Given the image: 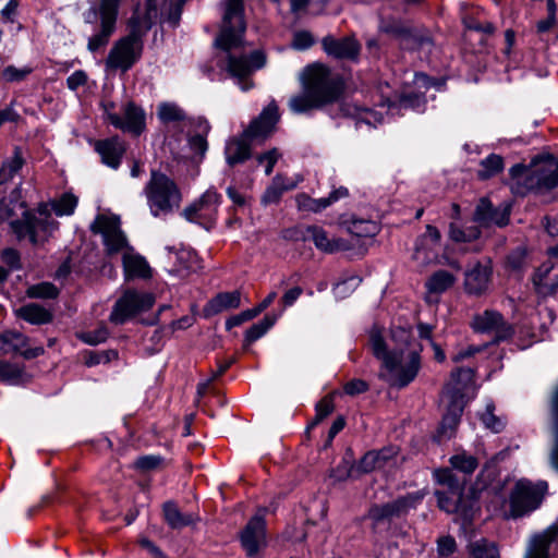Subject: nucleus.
I'll list each match as a JSON object with an SVG mask.
<instances>
[{"label": "nucleus", "mask_w": 558, "mask_h": 558, "mask_svg": "<svg viewBox=\"0 0 558 558\" xmlns=\"http://www.w3.org/2000/svg\"><path fill=\"white\" fill-rule=\"evenodd\" d=\"M470 558H499V553L494 543L482 538L469 545Z\"/></svg>", "instance_id": "41"}, {"label": "nucleus", "mask_w": 558, "mask_h": 558, "mask_svg": "<svg viewBox=\"0 0 558 558\" xmlns=\"http://www.w3.org/2000/svg\"><path fill=\"white\" fill-rule=\"evenodd\" d=\"M117 359L118 352L116 350L89 351L85 355V364L90 367L102 363L106 364Z\"/></svg>", "instance_id": "50"}, {"label": "nucleus", "mask_w": 558, "mask_h": 558, "mask_svg": "<svg viewBox=\"0 0 558 558\" xmlns=\"http://www.w3.org/2000/svg\"><path fill=\"white\" fill-rule=\"evenodd\" d=\"M380 31L395 37L401 38L403 41H405L410 28L398 22H391L381 25Z\"/></svg>", "instance_id": "64"}, {"label": "nucleus", "mask_w": 558, "mask_h": 558, "mask_svg": "<svg viewBox=\"0 0 558 558\" xmlns=\"http://www.w3.org/2000/svg\"><path fill=\"white\" fill-rule=\"evenodd\" d=\"M163 519L173 530L191 525L194 522L193 514L183 513L173 501H167L162 506Z\"/></svg>", "instance_id": "34"}, {"label": "nucleus", "mask_w": 558, "mask_h": 558, "mask_svg": "<svg viewBox=\"0 0 558 558\" xmlns=\"http://www.w3.org/2000/svg\"><path fill=\"white\" fill-rule=\"evenodd\" d=\"M349 195V191L347 187L340 186L333 190L327 197L315 198L316 206L319 207V211L326 209L333 203L338 202L341 198H345Z\"/></svg>", "instance_id": "56"}, {"label": "nucleus", "mask_w": 558, "mask_h": 558, "mask_svg": "<svg viewBox=\"0 0 558 558\" xmlns=\"http://www.w3.org/2000/svg\"><path fill=\"white\" fill-rule=\"evenodd\" d=\"M90 230L93 233L101 234L106 252L109 255L121 252L128 246V240L120 227V220L117 217L98 215L94 220Z\"/></svg>", "instance_id": "16"}, {"label": "nucleus", "mask_w": 558, "mask_h": 558, "mask_svg": "<svg viewBox=\"0 0 558 558\" xmlns=\"http://www.w3.org/2000/svg\"><path fill=\"white\" fill-rule=\"evenodd\" d=\"M278 121V106L272 101L250 123L243 135L250 141L265 140L274 132Z\"/></svg>", "instance_id": "20"}, {"label": "nucleus", "mask_w": 558, "mask_h": 558, "mask_svg": "<svg viewBox=\"0 0 558 558\" xmlns=\"http://www.w3.org/2000/svg\"><path fill=\"white\" fill-rule=\"evenodd\" d=\"M221 195L215 189H208L198 199L185 207L182 215L193 223L210 230L217 220Z\"/></svg>", "instance_id": "13"}, {"label": "nucleus", "mask_w": 558, "mask_h": 558, "mask_svg": "<svg viewBox=\"0 0 558 558\" xmlns=\"http://www.w3.org/2000/svg\"><path fill=\"white\" fill-rule=\"evenodd\" d=\"M241 304L240 291L221 292L210 299L204 306L205 316H214L221 312L238 308Z\"/></svg>", "instance_id": "29"}, {"label": "nucleus", "mask_w": 558, "mask_h": 558, "mask_svg": "<svg viewBox=\"0 0 558 558\" xmlns=\"http://www.w3.org/2000/svg\"><path fill=\"white\" fill-rule=\"evenodd\" d=\"M361 283V279L359 277L352 276L341 282H338L333 287V292L336 298L338 299H344L350 293H352Z\"/></svg>", "instance_id": "54"}, {"label": "nucleus", "mask_w": 558, "mask_h": 558, "mask_svg": "<svg viewBox=\"0 0 558 558\" xmlns=\"http://www.w3.org/2000/svg\"><path fill=\"white\" fill-rule=\"evenodd\" d=\"M510 211L507 207L495 208L490 201L481 198L476 205L473 220L483 227H505L509 222Z\"/></svg>", "instance_id": "23"}, {"label": "nucleus", "mask_w": 558, "mask_h": 558, "mask_svg": "<svg viewBox=\"0 0 558 558\" xmlns=\"http://www.w3.org/2000/svg\"><path fill=\"white\" fill-rule=\"evenodd\" d=\"M302 86L303 92L289 100V107L294 113H304L333 102L343 90L341 77L322 64L306 69Z\"/></svg>", "instance_id": "3"}, {"label": "nucleus", "mask_w": 558, "mask_h": 558, "mask_svg": "<svg viewBox=\"0 0 558 558\" xmlns=\"http://www.w3.org/2000/svg\"><path fill=\"white\" fill-rule=\"evenodd\" d=\"M293 187L294 184L291 181L277 174L263 194L262 203L265 205L278 203L282 194Z\"/></svg>", "instance_id": "35"}, {"label": "nucleus", "mask_w": 558, "mask_h": 558, "mask_svg": "<svg viewBox=\"0 0 558 558\" xmlns=\"http://www.w3.org/2000/svg\"><path fill=\"white\" fill-rule=\"evenodd\" d=\"M457 550L456 539L450 536H441L437 541V551L440 557H449Z\"/></svg>", "instance_id": "61"}, {"label": "nucleus", "mask_w": 558, "mask_h": 558, "mask_svg": "<svg viewBox=\"0 0 558 558\" xmlns=\"http://www.w3.org/2000/svg\"><path fill=\"white\" fill-rule=\"evenodd\" d=\"M456 282V277L447 270L434 272L426 281V289L430 293H442L450 289Z\"/></svg>", "instance_id": "36"}, {"label": "nucleus", "mask_w": 558, "mask_h": 558, "mask_svg": "<svg viewBox=\"0 0 558 558\" xmlns=\"http://www.w3.org/2000/svg\"><path fill=\"white\" fill-rule=\"evenodd\" d=\"M157 116L162 123L181 122L187 120L185 111L175 102H161L157 108Z\"/></svg>", "instance_id": "37"}, {"label": "nucleus", "mask_w": 558, "mask_h": 558, "mask_svg": "<svg viewBox=\"0 0 558 558\" xmlns=\"http://www.w3.org/2000/svg\"><path fill=\"white\" fill-rule=\"evenodd\" d=\"M276 315H266L260 322L251 326L245 332V341L252 343L262 338L276 323Z\"/></svg>", "instance_id": "44"}, {"label": "nucleus", "mask_w": 558, "mask_h": 558, "mask_svg": "<svg viewBox=\"0 0 558 558\" xmlns=\"http://www.w3.org/2000/svg\"><path fill=\"white\" fill-rule=\"evenodd\" d=\"M379 468V453H375V451L366 452L355 465L356 471L360 473H369Z\"/></svg>", "instance_id": "53"}, {"label": "nucleus", "mask_w": 558, "mask_h": 558, "mask_svg": "<svg viewBox=\"0 0 558 558\" xmlns=\"http://www.w3.org/2000/svg\"><path fill=\"white\" fill-rule=\"evenodd\" d=\"M369 345L373 355L381 362L380 378L389 386L399 389L409 386L417 376L422 366V345L410 327L391 328L389 342L381 330L374 327L369 332Z\"/></svg>", "instance_id": "2"}, {"label": "nucleus", "mask_w": 558, "mask_h": 558, "mask_svg": "<svg viewBox=\"0 0 558 558\" xmlns=\"http://www.w3.org/2000/svg\"><path fill=\"white\" fill-rule=\"evenodd\" d=\"M94 148L100 156L101 162L112 169H118L126 151V145L119 136L98 140Z\"/></svg>", "instance_id": "24"}, {"label": "nucleus", "mask_w": 558, "mask_h": 558, "mask_svg": "<svg viewBox=\"0 0 558 558\" xmlns=\"http://www.w3.org/2000/svg\"><path fill=\"white\" fill-rule=\"evenodd\" d=\"M184 2L185 0H162L156 21L160 25L167 24L171 28H177L181 21Z\"/></svg>", "instance_id": "32"}, {"label": "nucleus", "mask_w": 558, "mask_h": 558, "mask_svg": "<svg viewBox=\"0 0 558 558\" xmlns=\"http://www.w3.org/2000/svg\"><path fill=\"white\" fill-rule=\"evenodd\" d=\"M280 157V153L277 148H272L257 157V161L259 163H266L265 173L267 175L271 174L276 162Z\"/></svg>", "instance_id": "63"}, {"label": "nucleus", "mask_w": 558, "mask_h": 558, "mask_svg": "<svg viewBox=\"0 0 558 558\" xmlns=\"http://www.w3.org/2000/svg\"><path fill=\"white\" fill-rule=\"evenodd\" d=\"M27 295L35 299H56L59 295V290L50 282H41L29 287Z\"/></svg>", "instance_id": "49"}, {"label": "nucleus", "mask_w": 558, "mask_h": 558, "mask_svg": "<svg viewBox=\"0 0 558 558\" xmlns=\"http://www.w3.org/2000/svg\"><path fill=\"white\" fill-rule=\"evenodd\" d=\"M480 166L481 169L477 171V177L481 180H487L502 171L504 159L499 155L490 154L481 161Z\"/></svg>", "instance_id": "39"}, {"label": "nucleus", "mask_w": 558, "mask_h": 558, "mask_svg": "<svg viewBox=\"0 0 558 558\" xmlns=\"http://www.w3.org/2000/svg\"><path fill=\"white\" fill-rule=\"evenodd\" d=\"M509 174L513 181L511 190L514 194H543L558 186V159L551 155L535 157L529 166H512Z\"/></svg>", "instance_id": "4"}, {"label": "nucleus", "mask_w": 558, "mask_h": 558, "mask_svg": "<svg viewBox=\"0 0 558 558\" xmlns=\"http://www.w3.org/2000/svg\"><path fill=\"white\" fill-rule=\"evenodd\" d=\"M341 111L343 112V116L356 121V128H359L361 123L376 126L384 120L381 113L376 112L369 108L357 106L355 104H343L341 106Z\"/></svg>", "instance_id": "31"}, {"label": "nucleus", "mask_w": 558, "mask_h": 558, "mask_svg": "<svg viewBox=\"0 0 558 558\" xmlns=\"http://www.w3.org/2000/svg\"><path fill=\"white\" fill-rule=\"evenodd\" d=\"M424 490H415L397 499L383 504L374 505L368 510V518L373 521L374 525L383 522H389L395 518L407 515L410 510L415 509L422 504L425 497Z\"/></svg>", "instance_id": "12"}, {"label": "nucleus", "mask_w": 558, "mask_h": 558, "mask_svg": "<svg viewBox=\"0 0 558 558\" xmlns=\"http://www.w3.org/2000/svg\"><path fill=\"white\" fill-rule=\"evenodd\" d=\"M450 464L454 470L471 475L477 469L478 461L474 456L461 452L450 458Z\"/></svg>", "instance_id": "42"}, {"label": "nucleus", "mask_w": 558, "mask_h": 558, "mask_svg": "<svg viewBox=\"0 0 558 558\" xmlns=\"http://www.w3.org/2000/svg\"><path fill=\"white\" fill-rule=\"evenodd\" d=\"M108 329L105 326H101L94 331L82 333L81 339L87 344L96 345L98 343L105 342L108 338Z\"/></svg>", "instance_id": "60"}, {"label": "nucleus", "mask_w": 558, "mask_h": 558, "mask_svg": "<svg viewBox=\"0 0 558 558\" xmlns=\"http://www.w3.org/2000/svg\"><path fill=\"white\" fill-rule=\"evenodd\" d=\"M163 462V458L156 454H148L140 457L134 465L137 470L143 472H149L158 469Z\"/></svg>", "instance_id": "58"}, {"label": "nucleus", "mask_w": 558, "mask_h": 558, "mask_svg": "<svg viewBox=\"0 0 558 558\" xmlns=\"http://www.w3.org/2000/svg\"><path fill=\"white\" fill-rule=\"evenodd\" d=\"M110 124L116 129L140 136L146 126L145 111L133 101L121 107V114H111Z\"/></svg>", "instance_id": "18"}, {"label": "nucleus", "mask_w": 558, "mask_h": 558, "mask_svg": "<svg viewBox=\"0 0 558 558\" xmlns=\"http://www.w3.org/2000/svg\"><path fill=\"white\" fill-rule=\"evenodd\" d=\"M122 262L126 279H148L151 277V269L143 256L132 252H125Z\"/></svg>", "instance_id": "30"}, {"label": "nucleus", "mask_w": 558, "mask_h": 558, "mask_svg": "<svg viewBox=\"0 0 558 558\" xmlns=\"http://www.w3.org/2000/svg\"><path fill=\"white\" fill-rule=\"evenodd\" d=\"M121 1L122 0H100L99 8L90 9L89 13L86 15L85 21L87 23L93 22L90 15H93V17L99 15L100 19L99 31L88 39L87 48L90 52L98 51L109 43L111 35L116 31Z\"/></svg>", "instance_id": "10"}, {"label": "nucleus", "mask_w": 558, "mask_h": 558, "mask_svg": "<svg viewBox=\"0 0 558 558\" xmlns=\"http://www.w3.org/2000/svg\"><path fill=\"white\" fill-rule=\"evenodd\" d=\"M266 508H259L240 534L242 547L248 557H255L266 545Z\"/></svg>", "instance_id": "17"}, {"label": "nucleus", "mask_w": 558, "mask_h": 558, "mask_svg": "<svg viewBox=\"0 0 558 558\" xmlns=\"http://www.w3.org/2000/svg\"><path fill=\"white\" fill-rule=\"evenodd\" d=\"M196 125L202 131V134H196V135L191 136L189 138V145L195 154H198L201 158H204L205 154L208 149V143L206 141V135L210 130V125L207 122V120H205L203 118H198L196 120Z\"/></svg>", "instance_id": "38"}, {"label": "nucleus", "mask_w": 558, "mask_h": 558, "mask_svg": "<svg viewBox=\"0 0 558 558\" xmlns=\"http://www.w3.org/2000/svg\"><path fill=\"white\" fill-rule=\"evenodd\" d=\"M472 368H457L451 372L450 380L444 388V398L447 401L446 413L437 429V441L450 439L460 422L465 401V389L473 381Z\"/></svg>", "instance_id": "5"}, {"label": "nucleus", "mask_w": 558, "mask_h": 558, "mask_svg": "<svg viewBox=\"0 0 558 558\" xmlns=\"http://www.w3.org/2000/svg\"><path fill=\"white\" fill-rule=\"evenodd\" d=\"M492 268L488 265L475 264L465 272L464 288L466 293L482 295L488 289Z\"/></svg>", "instance_id": "26"}, {"label": "nucleus", "mask_w": 558, "mask_h": 558, "mask_svg": "<svg viewBox=\"0 0 558 558\" xmlns=\"http://www.w3.org/2000/svg\"><path fill=\"white\" fill-rule=\"evenodd\" d=\"M472 327L476 332H494L497 340H506L513 333L512 327L496 311L486 310L473 318Z\"/></svg>", "instance_id": "19"}, {"label": "nucleus", "mask_w": 558, "mask_h": 558, "mask_svg": "<svg viewBox=\"0 0 558 558\" xmlns=\"http://www.w3.org/2000/svg\"><path fill=\"white\" fill-rule=\"evenodd\" d=\"M144 194L154 217L173 211L181 203V192L175 182L156 170L151 171Z\"/></svg>", "instance_id": "9"}, {"label": "nucleus", "mask_w": 558, "mask_h": 558, "mask_svg": "<svg viewBox=\"0 0 558 558\" xmlns=\"http://www.w3.org/2000/svg\"><path fill=\"white\" fill-rule=\"evenodd\" d=\"M28 339L19 331H5L0 335V356L10 353H20L27 360L35 359L44 354L43 347L27 349Z\"/></svg>", "instance_id": "22"}, {"label": "nucleus", "mask_w": 558, "mask_h": 558, "mask_svg": "<svg viewBox=\"0 0 558 558\" xmlns=\"http://www.w3.org/2000/svg\"><path fill=\"white\" fill-rule=\"evenodd\" d=\"M322 46L328 56L339 60L356 61L361 52V45L354 36H326L322 40Z\"/></svg>", "instance_id": "21"}, {"label": "nucleus", "mask_w": 558, "mask_h": 558, "mask_svg": "<svg viewBox=\"0 0 558 558\" xmlns=\"http://www.w3.org/2000/svg\"><path fill=\"white\" fill-rule=\"evenodd\" d=\"M554 268H555V264L550 259H548V260L544 262L535 270V272L533 275V282L539 292L543 293V286L545 284L544 280L548 277V275L551 272V270Z\"/></svg>", "instance_id": "59"}, {"label": "nucleus", "mask_w": 558, "mask_h": 558, "mask_svg": "<svg viewBox=\"0 0 558 558\" xmlns=\"http://www.w3.org/2000/svg\"><path fill=\"white\" fill-rule=\"evenodd\" d=\"M286 238L294 241H313L316 248L328 254L349 248L342 239H329L327 232L318 226L299 227L287 230Z\"/></svg>", "instance_id": "15"}, {"label": "nucleus", "mask_w": 558, "mask_h": 558, "mask_svg": "<svg viewBox=\"0 0 558 558\" xmlns=\"http://www.w3.org/2000/svg\"><path fill=\"white\" fill-rule=\"evenodd\" d=\"M20 207L23 209L22 218L10 223L13 232L20 241L27 239L32 245L43 246L58 228V222L46 204H40L35 210L25 209L23 202Z\"/></svg>", "instance_id": "7"}, {"label": "nucleus", "mask_w": 558, "mask_h": 558, "mask_svg": "<svg viewBox=\"0 0 558 558\" xmlns=\"http://www.w3.org/2000/svg\"><path fill=\"white\" fill-rule=\"evenodd\" d=\"M24 374V368L15 363L0 361V381L17 384Z\"/></svg>", "instance_id": "46"}, {"label": "nucleus", "mask_w": 558, "mask_h": 558, "mask_svg": "<svg viewBox=\"0 0 558 558\" xmlns=\"http://www.w3.org/2000/svg\"><path fill=\"white\" fill-rule=\"evenodd\" d=\"M250 138L243 134L241 137H232L227 141L225 146V157L228 166L234 167L243 163L251 158V146L247 143Z\"/></svg>", "instance_id": "28"}, {"label": "nucleus", "mask_w": 558, "mask_h": 558, "mask_svg": "<svg viewBox=\"0 0 558 558\" xmlns=\"http://www.w3.org/2000/svg\"><path fill=\"white\" fill-rule=\"evenodd\" d=\"M221 7L222 21L215 46L225 54L227 72L236 80L243 92H247L254 86L250 76L265 65L266 56L258 49L250 53L244 51L246 31L244 0H223Z\"/></svg>", "instance_id": "1"}, {"label": "nucleus", "mask_w": 558, "mask_h": 558, "mask_svg": "<svg viewBox=\"0 0 558 558\" xmlns=\"http://www.w3.org/2000/svg\"><path fill=\"white\" fill-rule=\"evenodd\" d=\"M17 317L33 325H44L52 320V314L39 304L31 303L15 311Z\"/></svg>", "instance_id": "33"}, {"label": "nucleus", "mask_w": 558, "mask_h": 558, "mask_svg": "<svg viewBox=\"0 0 558 558\" xmlns=\"http://www.w3.org/2000/svg\"><path fill=\"white\" fill-rule=\"evenodd\" d=\"M558 539V524L531 536L523 558H550V546Z\"/></svg>", "instance_id": "25"}, {"label": "nucleus", "mask_w": 558, "mask_h": 558, "mask_svg": "<svg viewBox=\"0 0 558 558\" xmlns=\"http://www.w3.org/2000/svg\"><path fill=\"white\" fill-rule=\"evenodd\" d=\"M131 16H137L138 20L146 22V24L154 25L158 16L157 0H146L145 8L136 7Z\"/></svg>", "instance_id": "48"}, {"label": "nucleus", "mask_w": 558, "mask_h": 558, "mask_svg": "<svg viewBox=\"0 0 558 558\" xmlns=\"http://www.w3.org/2000/svg\"><path fill=\"white\" fill-rule=\"evenodd\" d=\"M77 205V198L73 194L65 193L53 203V210L57 215H71Z\"/></svg>", "instance_id": "52"}, {"label": "nucleus", "mask_w": 558, "mask_h": 558, "mask_svg": "<svg viewBox=\"0 0 558 558\" xmlns=\"http://www.w3.org/2000/svg\"><path fill=\"white\" fill-rule=\"evenodd\" d=\"M33 72V68L26 65L23 68H16L14 65H8L0 72V81L4 83H19L26 80V77Z\"/></svg>", "instance_id": "47"}, {"label": "nucleus", "mask_w": 558, "mask_h": 558, "mask_svg": "<svg viewBox=\"0 0 558 558\" xmlns=\"http://www.w3.org/2000/svg\"><path fill=\"white\" fill-rule=\"evenodd\" d=\"M450 239L454 242H472L480 238L481 230L477 226L460 228L456 223L450 225Z\"/></svg>", "instance_id": "45"}, {"label": "nucleus", "mask_w": 558, "mask_h": 558, "mask_svg": "<svg viewBox=\"0 0 558 558\" xmlns=\"http://www.w3.org/2000/svg\"><path fill=\"white\" fill-rule=\"evenodd\" d=\"M315 44L313 35L307 31H298L293 34L291 47L295 50H306Z\"/></svg>", "instance_id": "57"}, {"label": "nucleus", "mask_w": 558, "mask_h": 558, "mask_svg": "<svg viewBox=\"0 0 558 558\" xmlns=\"http://www.w3.org/2000/svg\"><path fill=\"white\" fill-rule=\"evenodd\" d=\"M25 160L21 147L15 146L11 158L3 161L0 168V185L11 180L24 166ZM13 216L11 209L3 207L0 202V219H8Z\"/></svg>", "instance_id": "27"}, {"label": "nucleus", "mask_w": 558, "mask_h": 558, "mask_svg": "<svg viewBox=\"0 0 558 558\" xmlns=\"http://www.w3.org/2000/svg\"><path fill=\"white\" fill-rule=\"evenodd\" d=\"M349 231L359 238L374 236L379 232V226L374 220L353 219L349 226Z\"/></svg>", "instance_id": "43"}, {"label": "nucleus", "mask_w": 558, "mask_h": 558, "mask_svg": "<svg viewBox=\"0 0 558 558\" xmlns=\"http://www.w3.org/2000/svg\"><path fill=\"white\" fill-rule=\"evenodd\" d=\"M494 411L495 405L487 404L485 412L481 415V420L486 428L494 433H500L505 428L506 423L501 417L496 416Z\"/></svg>", "instance_id": "51"}, {"label": "nucleus", "mask_w": 558, "mask_h": 558, "mask_svg": "<svg viewBox=\"0 0 558 558\" xmlns=\"http://www.w3.org/2000/svg\"><path fill=\"white\" fill-rule=\"evenodd\" d=\"M155 303L151 293L126 291L114 304L110 314V322L122 325L131 317L150 310Z\"/></svg>", "instance_id": "14"}, {"label": "nucleus", "mask_w": 558, "mask_h": 558, "mask_svg": "<svg viewBox=\"0 0 558 558\" xmlns=\"http://www.w3.org/2000/svg\"><path fill=\"white\" fill-rule=\"evenodd\" d=\"M128 35L114 43L107 58V65L111 69L129 71L142 57L144 38L153 27L146 22L131 16L126 23Z\"/></svg>", "instance_id": "6"}, {"label": "nucleus", "mask_w": 558, "mask_h": 558, "mask_svg": "<svg viewBox=\"0 0 558 558\" xmlns=\"http://www.w3.org/2000/svg\"><path fill=\"white\" fill-rule=\"evenodd\" d=\"M547 492L548 484L545 481L517 480L509 489L507 499L509 509L505 517L515 520L529 515L541 507Z\"/></svg>", "instance_id": "8"}, {"label": "nucleus", "mask_w": 558, "mask_h": 558, "mask_svg": "<svg viewBox=\"0 0 558 558\" xmlns=\"http://www.w3.org/2000/svg\"><path fill=\"white\" fill-rule=\"evenodd\" d=\"M440 482L448 486V490H437L438 507L447 513H457L464 519L472 515V501L463 496V485H461L450 471H445Z\"/></svg>", "instance_id": "11"}, {"label": "nucleus", "mask_w": 558, "mask_h": 558, "mask_svg": "<svg viewBox=\"0 0 558 558\" xmlns=\"http://www.w3.org/2000/svg\"><path fill=\"white\" fill-rule=\"evenodd\" d=\"M1 260L11 269L17 270L22 268L21 255L19 251L12 247L4 248L0 255Z\"/></svg>", "instance_id": "62"}, {"label": "nucleus", "mask_w": 558, "mask_h": 558, "mask_svg": "<svg viewBox=\"0 0 558 558\" xmlns=\"http://www.w3.org/2000/svg\"><path fill=\"white\" fill-rule=\"evenodd\" d=\"M404 44L411 49L429 51L434 46V40L427 31L410 28Z\"/></svg>", "instance_id": "40"}, {"label": "nucleus", "mask_w": 558, "mask_h": 558, "mask_svg": "<svg viewBox=\"0 0 558 558\" xmlns=\"http://www.w3.org/2000/svg\"><path fill=\"white\" fill-rule=\"evenodd\" d=\"M335 404L333 399L330 396L324 397L317 404H316V415L312 423V426L320 423L324 418H326L328 415H330L333 412Z\"/></svg>", "instance_id": "55"}]
</instances>
